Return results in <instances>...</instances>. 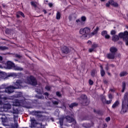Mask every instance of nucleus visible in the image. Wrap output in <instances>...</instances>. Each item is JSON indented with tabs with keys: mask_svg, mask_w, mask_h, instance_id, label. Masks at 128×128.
<instances>
[{
	"mask_svg": "<svg viewBox=\"0 0 128 128\" xmlns=\"http://www.w3.org/2000/svg\"><path fill=\"white\" fill-rule=\"evenodd\" d=\"M22 100H16L14 103L13 105L12 106L10 104H4L3 106V108L4 110H11L10 112L12 114H18V109L14 108L15 106H22Z\"/></svg>",
	"mask_w": 128,
	"mask_h": 128,
	"instance_id": "nucleus-1",
	"label": "nucleus"
},
{
	"mask_svg": "<svg viewBox=\"0 0 128 128\" xmlns=\"http://www.w3.org/2000/svg\"><path fill=\"white\" fill-rule=\"evenodd\" d=\"M24 83V82L21 80H17L16 82L14 84L13 86H10L6 88L5 92H7V94H12L14 92V90L18 88H22V84Z\"/></svg>",
	"mask_w": 128,
	"mask_h": 128,
	"instance_id": "nucleus-2",
	"label": "nucleus"
},
{
	"mask_svg": "<svg viewBox=\"0 0 128 128\" xmlns=\"http://www.w3.org/2000/svg\"><path fill=\"white\" fill-rule=\"evenodd\" d=\"M128 108V93H126L124 95V99L122 102V108L120 112L121 114L126 112Z\"/></svg>",
	"mask_w": 128,
	"mask_h": 128,
	"instance_id": "nucleus-3",
	"label": "nucleus"
},
{
	"mask_svg": "<svg viewBox=\"0 0 128 128\" xmlns=\"http://www.w3.org/2000/svg\"><path fill=\"white\" fill-rule=\"evenodd\" d=\"M118 36L120 38H122L124 42H125L126 46H128V32L126 31L124 33H120Z\"/></svg>",
	"mask_w": 128,
	"mask_h": 128,
	"instance_id": "nucleus-4",
	"label": "nucleus"
},
{
	"mask_svg": "<svg viewBox=\"0 0 128 128\" xmlns=\"http://www.w3.org/2000/svg\"><path fill=\"white\" fill-rule=\"evenodd\" d=\"M90 32V28L88 27H86L84 28H81L80 30V34L84 36H88Z\"/></svg>",
	"mask_w": 128,
	"mask_h": 128,
	"instance_id": "nucleus-5",
	"label": "nucleus"
},
{
	"mask_svg": "<svg viewBox=\"0 0 128 128\" xmlns=\"http://www.w3.org/2000/svg\"><path fill=\"white\" fill-rule=\"evenodd\" d=\"M26 84H31L32 86H36V80L34 77L32 76H30L27 78V80L26 81Z\"/></svg>",
	"mask_w": 128,
	"mask_h": 128,
	"instance_id": "nucleus-6",
	"label": "nucleus"
},
{
	"mask_svg": "<svg viewBox=\"0 0 128 128\" xmlns=\"http://www.w3.org/2000/svg\"><path fill=\"white\" fill-rule=\"evenodd\" d=\"M7 68H14V70H22V68L20 66H15L14 64L10 61H8L7 62Z\"/></svg>",
	"mask_w": 128,
	"mask_h": 128,
	"instance_id": "nucleus-7",
	"label": "nucleus"
},
{
	"mask_svg": "<svg viewBox=\"0 0 128 128\" xmlns=\"http://www.w3.org/2000/svg\"><path fill=\"white\" fill-rule=\"evenodd\" d=\"M110 4H111V6H118V3L115 2L113 0H110L106 4V6L108 8L110 6Z\"/></svg>",
	"mask_w": 128,
	"mask_h": 128,
	"instance_id": "nucleus-8",
	"label": "nucleus"
},
{
	"mask_svg": "<svg viewBox=\"0 0 128 128\" xmlns=\"http://www.w3.org/2000/svg\"><path fill=\"white\" fill-rule=\"evenodd\" d=\"M70 52V48H68L66 46H64L62 48V52L64 54H68V52Z\"/></svg>",
	"mask_w": 128,
	"mask_h": 128,
	"instance_id": "nucleus-9",
	"label": "nucleus"
},
{
	"mask_svg": "<svg viewBox=\"0 0 128 128\" xmlns=\"http://www.w3.org/2000/svg\"><path fill=\"white\" fill-rule=\"evenodd\" d=\"M101 34L102 36H104L106 40H108V38H110V36L108 34V31L106 30L102 31L101 33Z\"/></svg>",
	"mask_w": 128,
	"mask_h": 128,
	"instance_id": "nucleus-10",
	"label": "nucleus"
},
{
	"mask_svg": "<svg viewBox=\"0 0 128 128\" xmlns=\"http://www.w3.org/2000/svg\"><path fill=\"white\" fill-rule=\"evenodd\" d=\"M118 106H120V102H118V100H116L112 105V108H114H114H118Z\"/></svg>",
	"mask_w": 128,
	"mask_h": 128,
	"instance_id": "nucleus-11",
	"label": "nucleus"
},
{
	"mask_svg": "<svg viewBox=\"0 0 128 128\" xmlns=\"http://www.w3.org/2000/svg\"><path fill=\"white\" fill-rule=\"evenodd\" d=\"M107 58L111 60H114V58H116L114 53H111V54H108Z\"/></svg>",
	"mask_w": 128,
	"mask_h": 128,
	"instance_id": "nucleus-12",
	"label": "nucleus"
},
{
	"mask_svg": "<svg viewBox=\"0 0 128 128\" xmlns=\"http://www.w3.org/2000/svg\"><path fill=\"white\" fill-rule=\"evenodd\" d=\"M98 48V44H94L92 45V48L89 49L90 52H92L94 51V48Z\"/></svg>",
	"mask_w": 128,
	"mask_h": 128,
	"instance_id": "nucleus-13",
	"label": "nucleus"
},
{
	"mask_svg": "<svg viewBox=\"0 0 128 128\" xmlns=\"http://www.w3.org/2000/svg\"><path fill=\"white\" fill-rule=\"evenodd\" d=\"M4 118H6V116H2V114H0V119L2 120L3 124H4V122H6V120Z\"/></svg>",
	"mask_w": 128,
	"mask_h": 128,
	"instance_id": "nucleus-14",
	"label": "nucleus"
},
{
	"mask_svg": "<svg viewBox=\"0 0 128 128\" xmlns=\"http://www.w3.org/2000/svg\"><path fill=\"white\" fill-rule=\"evenodd\" d=\"M119 38H120L118 35H114L112 37V40H113V42H118Z\"/></svg>",
	"mask_w": 128,
	"mask_h": 128,
	"instance_id": "nucleus-15",
	"label": "nucleus"
},
{
	"mask_svg": "<svg viewBox=\"0 0 128 128\" xmlns=\"http://www.w3.org/2000/svg\"><path fill=\"white\" fill-rule=\"evenodd\" d=\"M7 98L6 97L0 94V105L3 104L2 100H6Z\"/></svg>",
	"mask_w": 128,
	"mask_h": 128,
	"instance_id": "nucleus-16",
	"label": "nucleus"
},
{
	"mask_svg": "<svg viewBox=\"0 0 128 128\" xmlns=\"http://www.w3.org/2000/svg\"><path fill=\"white\" fill-rule=\"evenodd\" d=\"M66 118L68 122H74V119L70 116H67L66 117Z\"/></svg>",
	"mask_w": 128,
	"mask_h": 128,
	"instance_id": "nucleus-17",
	"label": "nucleus"
},
{
	"mask_svg": "<svg viewBox=\"0 0 128 128\" xmlns=\"http://www.w3.org/2000/svg\"><path fill=\"white\" fill-rule=\"evenodd\" d=\"M118 50V49L116 48L115 47H111L110 48V52L112 54H114V52H116Z\"/></svg>",
	"mask_w": 128,
	"mask_h": 128,
	"instance_id": "nucleus-18",
	"label": "nucleus"
},
{
	"mask_svg": "<svg viewBox=\"0 0 128 128\" xmlns=\"http://www.w3.org/2000/svg\"><path fill=\"white\" fill-rule=\"evenodd\" d=\"M100 68L101 76H104V74H106V72H104V68H102V66H100Z\"/></svg>",
	"mask_w": 128,
	"mask_h": 128,
	"instance_id": "nucleus-19",
	"label": "nucleus"
},
{
	"mask_svg": "<svg viewBox=\"0 0 128 128\" xmlns=\"http://www.w3.org/2000/svg\"><path fill=\"white\" fill-rule=\"evenodd\" d=\"M6 74L4 72H0V78H4Z\"/></svg>",
	"mask_w": 128,
	"mask_h": 128,
	"instance_id": "nucleus-20",
	"label": "nucleus"
},
{
	"mask_svg": "<svg viewBox=\"0 0 128 128\" xmlns=\"http://www.w3.org/2000/svg\"><path fill=\"white\" fill-rule=\"evenodd\" d=\"M30 4L31 6H34V8H36V6H38V2H36L32 1L30 2Z\"/></svg>",
	"mask_w": 128,
	"mask_h": 128,
	"instance_id": "nucleus-21",
	"label": "nucleus"
},
{
	"mask_svg": "<svg viewBox=\"0 0 128 128\" xmlns=\"http://www.w3.org/2000/svg\"><path fill=\"white\" fill-rule=\"evenodd\" d=\"M102 100L104 102H106V103L107 104H112V100H106L105 98H104V99H102Z\"/></svg>",
	"mask_w": 128,
	"mask_h": 128,
	"instance_id": "nucleus-22",
	"label": "nucleus"
},
{
	"mask_svg": "<svg viewBox=\"0 0 128 128\" xmlns=\"http://www.w3.org/2000/svg\"><path fill=\"white\" fill-rule=\"evenodd\" d=\"M30 122H31V124H32L31 128H33L34 124H36V120L34 119V118H31Z\"/></svg>",
	"mask_w": 128,
	"mask_h": 128,
	"instance_id": "nucleus-23",
	"label": "nucleus"
},
{
	"mask_svg": "<svg viewBox=\"0 0 128 128\" xmlns=\"http://www.w3.org/2000/svg\"><path fill=\"white\" fill-rule=\"evenodd\" d=\"M120 76H128V73L126 72H122L120 73Z\"/></svg>",
	"mask_w": 128,
	"mask_h": 128,
	"instance_id": "nucleus-24",
	"label": "nucleus"
},
{
	"mask_svg": "<svg viewBox=\"0 0 128 128\" xmlns=\"http://www.w3.org/2000/svg\"><path fill=\"white\" fill-rule=\"evenodd\" d=\"M78 106V104L72 103V104L69 105V108H74V106Z\"/></svg>",
	"mask_w": 128,
	"mask_h": 128,
	"instance_id": "nucleus-25",
	"label": "nucleus"
},
{
	"mask_svg": "<svg viewBox=\"0 0 128 128\" xmlns=\"http://www.w3.org/2000/svg\"><path fill=\"white\" fill-rule=\"evenodd\" d=\"M8 50L7 47L4 46H0V50Z\"/></svg>",
	"mask_w": 128,
	"mask_h": 128,
	"instance_id": "nucleus-26",
	"label": "nucleus"
},
{
	"mask_svg": "<svg viewBox=\"0 0 128 128\" xmlns=\"http://www.w3.org/2000/svg\"><path fill=\"white\" fill-rule=\"evenodd\" d=\"M98 27H97L95 29V30L93 32H92V36H94V34H98Z\"/></svg>",
	"mask_w": 128,
	"mask_h": 128,
	"instance_id": "nucleus-27",
	"label": "nucleus"
},
{
	"mask_svg": "<svg viewBox=\"0 0 128 128\" xmlns=\"http://www.w3.org/2000/svg\"><path fill=\"white\" fill-rule=\"evenodd\" d=\"M56 18L57 20H60V12H57L56 15Z\"/></svg>",
	"mask_w": 128,
	"mask_h": 128,
	"instance_id": "nucleus-28",
	"label": "nucleus"
},
{
	"mask_svg": "<svg viewBox=\"0 0 128 128\" xmlns=\"http://www.w3.org/2000/svg\"><path fill=\"white\" fill-rule=\"evenodd\" d=\"M60 126H61L64 124V118H60Z\"/></svg>",
	"mask_w": 128,
	"mask_h": 128,
	"instance_id": "nucleus-29",
	"label": "nucleus"
},
{
	"mask_svg": "<svg viewBox=\"0 0 128 128\" xmlns=\"http://www.w3.org/2000/svg\"><path fill=\"white\" fill-rule=\"evenodd\" d=\"M60 102V100H57V101L53 100V101H52V104H56V105H57V104H59Z\"/></svg>",
	"mask_w": 128,
	"mask_h": 128,
	"instance_id": "nucleus-30",
	"label": "nucleus"
},
{
	"mask_svg": "<svg viewBox=\"0 0 128 128\" xmlns=\"http://www.w3.org/2000/svg\"><path fill=\"white\" fill-rule=\"evenodd\" d=\"M126 88V83L124 82H122V92H124V88Z\"/></svg>",
	"mask_w": 128,
	"mask_h": 128,
	"instance_id": "nucleus-31",
	"label": "nucleus"
},
{
	"mask_svg": "<svg viewBox=\"0 0 128 128\" xmlns=\"http://www.w3.org/2000/svg\"><path fill=\"white\" fill-rule=\"evenodd\" d=\"M86 20V18L84 16H82L81 17V20L82 22H84Z\"/></svg>",
	"mask_w": 128,
	"mask_h": 128,
	"instance_id": "nucleus-32",
	"label": "nucleus"
},
{
	"mask_svg": "<svg viewBox=\"0 0 128 128\" xmlns=\"http://www.w3.org/2000/svg\"><path fill=\"white\" fill-rule=\"evenodd\" d=\"M4 68V64L0 62V68Z\"/></svg>",
	"mask_w": 128,
	"mask_h": 128,
	"instance_id": "nucleus-33",
	"label": "nucleus"
},
{
	"mask_svg": "<svg viewBox=\"0 0 128 128\" xmlns=\"http://www.w3.org/2000/svg\"><path fill=\"white\" fill-rule=\"evenodd\" d=\"M18 14L22 16L23 18H24V13H22V12H18Z\"/></svg>",
	"mask_w": 128,
	"mask_h": 128,
	"instance_id": "nucleus-34",
	"label": "nucleus"
},
{
	"mask_svg": "<svg viewBox=\"0 0 128 128\" xmlns=\"http://www.w3.org/2000/svg\"><path fill=\"white\" fill-rule=\"evenodd\" d=\"M91 75L92 76H96V70H92L91 73Z\"/></svg>",
	"mask_w": 128,
	"mask_h": 128,
	"instance_id": "nucleus-35",
	"label": "nucleus"
},
{
	"mask_svg": "<svg viewBox=\"0 0 128 128\" xmlns=\"http://www.w3.org/2000/svg\"><path fill=\"white\" fill-rule=\"evenodd\" d=\"M22 96V92H19L17 94V98H20V96Z\"/></svg>",
	"mask_w": 128,
	"mask_h": 128,
	"instance_id": "nucleus-36",
	"label": "nucleus"
},
{
	"mask_svg": "<svg viewBox=\"0 0 128 128\" xmlns=\"http://www.w3.org/2000/svg\"><path fill=\"white\" fill-rule=\"evenodd\" d=\"M82 98H83L85 102H86V98H87L86 96V95H82Z\"/></svg>",
	"mask_w": 128,
	"mask_h": 128,
	"instance_id": "nucleus-37",
	"label": "nucleus"
},
{
	"mask_svg": "<svg viewBox=\"0 0 128 128\" xmlns=\"http://www.w3.org/2000/svg\"><path fill=\"white\" fill-rule=\"evenodd\" d=\"M10 76H16V74L15 73H11L10 74Z\"/></svg>",
	"mask_w": 128,
	"mask_h": 128,
	"instance_id": "nucleus-38",
	"label": "nucleus"
},
{
	"mask_svg": "<svg viewBox=\"0 0 128 128\" xmlns=\"http://www.w3.org/2000/svg\"><path fill=\"white\" fill-rule=\"evenodd\" d=\"M72 18H74V14H71L69 16H68L69 20H72Z\"/></svg>",
	"mask_w": 128,
	"mask_h": 128,
	"instance_id": "nucleus-39",
	"label": "nucleus"
},
{
	"mask_svg": "<svg viewBox=\"0 0 128 128\" xmlns=\"http://www.w3.org/2000/svg\"><path fill=\"white\" fill-rule=\"evenodd\" d=\"M110 34H112V35L116 34V31L114 30H112L110 32Z\"/></svg>",
	"mask_w": 128,
	"mask_h": 128,
	"instance_id": "nucleus-40",
	"label": "nucleus"
},
{
	"mask_svg": "<svg viewBox=\"0 0 128 128\" xmlns=\"http://www.w3.org/2000/svg\"><path fill=\"white\" fill-rule=\"evenodd\" d=\"M106 120L107 122H110V117H107L106 118Z\"/></svg>",
	"mask_w": 128,
	"mask_h": 128,
	"instance_id": "nucleus-41",
	"label": "nucleus"
},
{
	"mask_svg": "<svg viewBox=\"0 0 128 128\" xmlns=\"http://www.w3.org/2000/svg\"><path fill=\"white\" fill-rule=\"evenodd\" d=\"M108 98H110V100H112V95L111 94H109L108 95Z\"/></svg>",
	"mask_w": 128,
	"mask_h": 128,
	"instance_id": "nucleus-42",
	"label": "nucleus"
},
{
	"mask_svg": "<svg viewBox=\"0 0 128 128\" xmlns=\"http://www.w3.org/2000/svg\"><path fill=\"white\" fill-rule=\"evenodd\" d=\"M89 84H90L91 86L92 85L94 84V82H92V80H89Z\"/></svg>",
	"mask_w": 128,
	"mask_h": 128,
	"instance_id": "nucleus-43",
	"label": "nucleus"
},
{
	"mask_svg": "<svg viewBox=\"0 0 128 128\" xmlns=\"http://www.w3.org/2000/svg\"><path fill=\"white\" fill-rule=\"evenodd\" d=\"M46 90H50V86H46L45 88Z\"/></svg>",
	"mask_w": 128,
	"mask_h": 128,
	"instance_id": "nucleus-44",
	"label": "nucleus"
},
{
	"mask_svg": "<svg viewBox=\"0 0 128 128\" xmlns=\"http://www.w3.org/2000/svg\"><path fill=\"white\" fill-rule=\"evenodd\" d=\"M56 94L58 96H62V94H60V92H56Z\"/></svg>",
	"mask_w": 128,
	"mask_h": 128,
	"instance_id": "nucleus-45",
	"label": "nucleus"
},
{
	"mask_svg": "<svg viewBox=\"0 0 128 128\" xmlns=\"http://www.w3.org/2000/svg\"><path fill=\"white\" fill-rule=\"evenodd\" d=\"M76 22H77V24H80V22H82V21H80V20H76Z\"/></svg>",
	"mask_w": 128,
	"mask_h": 128,
	"instance_id": "nucleus-46",
	"label": "nucleus"
},
{
	"mask_svg": "<svg viewBox=\"0 0 128 128\" xmlns=\"http://www.w3.org/2000/svg\"><path fill=\"white\" fill-rule=\"evenodd\" d=\"M44 94H45V96H46V100H48V92H45V93H44Z\"/></svg>",
	"mask_w": 128,
	"mask_h": 128,
	"instance_id": "nucleus-47",
	"label": "nucleus"
},
{
	"mask_svg": "<svg viewBox=\"0 0 128 128\" xmlns=\"http://www.w3.org/2000/svg\"><path fill=\"white\" fill-rule=\"evenodd\" d=\"M48 5L49 6L50 8H52V3H49L48 4Z\"/></svg>",
	"mask_w": 128,
	"mask_h": 128,
	"instance_id": "nucleus-48",
	"label": "nucleus"
},
{
	"mask_svg": "<svg viewBox=\"0 0 128 128\" xmlns=\"http://www.w3.org/2000/svg\"><path fill=\"white\" fill-rule=\"evenodd\" d=\"M14 122H15V126H16V128H18V122L14 120Z\"/></svg>",
	"mask_w": 128,
	"mask_h": 128,
	"instance_id": "nucleus-49",
	"label": "nucleus"
},
{
	"mask_svg": "<svg viewBox=\"0 0 128 128\" xmlns=\"http://www.w3.org/2000/svg\"><path fill=\"white\" fill-rule=\"evenodd\" d=\"M106 70H108V66H106Z\"/></svg>",
	"mask_w": 128,
	"mask_h": 128,
	"instance_id": "nucleus-50",
	"label": "nucleus"
},
{
	"mask_svg": "<svg viewBox=\"0 0 128 128\" xmlns=\"http://www.w3.org/2000/svg\"><path fill=\"white\" fill-rule=\"evenodd\" d=\"M88 44H92V41L88 40Z\"/></svg>",
	"mask_w": 128,
	"mask_h": 128,
	"instance_id": "nucleus-51",
	"label": "nucleus"
},
{
	"mask_svg": "<svg viewBox=\"0 0 128 128\" xmlns=\"http://www.w3.org/2000/svg\"><path fill=\"white\" fill-rule=\"evenodd\" d=\"M104 128H106V126H108V125H106V124H104Z\"/></svg>",
	"mask_w": 128,
	"mask_h": 128,
	"instance_id": "nucleus-52",
	"label": "nucleus"
},
{
	"mask_svg": "<svg viewBox=\"0 0 128 128\" xmlns=\"http://www.w3.org/2000/svg\"><path fill=\"white\" fill-rule=\"evenodd\" d=\"M120 54H117V56H118V58H120Z\"/></svg>",
	"mask_w": 128,
	"mask_h": 128,
	"instance_id": "nucleus-53",
	"label": "nucleus"
},
{
	"mask_svg": "<svg viewBox=\"0 0 128 128\" xmlns=\"http://www.w3.org/2000/svg\"><path fill=\"white\" fill-rule=\"evenodd\" d=\"M2 60V57L0 56V61Z\"/></svg>",
	"mask_w": 128,
	"mask_h": 128,
	"instance_id": "nucleus-54",
	"label": "nucleus"
},
{
	"mask_svg": "<svg viewBox=\"0 0 128 128\" xmlns=\"http://www.w3.org/2000/svg\"><path fill=\"white\" fill-rule=\"evenodd\" d=\"M104 84H107V83H108V82H107L106 80H104Z\"/></svg>",
	"mask_w": 128,
	"mask_h": 128,
	"instance_id": "nucleus-55",
	"label": "nucleus"
},
{
	"mask_svg": "<svg viewBox=\"0 0 128 128\" xmlns=\"http://www.w3.org/2000/svg\"><path fill=\"white\" fill-rule=\"evenodd\" d=\"M16 58H20V55H16Z\"/></svg>",
	"mask_w": 128,
	"mask_h": 128,
	"instance_id": "nucleus-56",
	"label": "nucleus"
},
{
	"mask_svg": "<svg viewBox=\"0 0 128 128\" xmlns=\"http://www.w3.org/2000/svg\"><path fill=\"white\" fill-rule=\"evenodd\" d=\"M39 112H40L37 111L36 112V114H39Z\"/></svg>",
	"mask_w": 128,
	"mask_h": 128,
	"instance_id": "nucleus-57",
	"label": "nucleus"
},
{
	"mask_svg": "<svg viewBox=\"0 0 128 128\" xmlns=\"http://www.w3.org/2000/svg\"><path fill=\"white\" fill-rule=\"evenodd\" d=\"M111 66H112V68H114V65L112 64V65H111Z\"/></svg>",
	"mask_w": 128,
	"mask_h": 128,
	"instance_id": "nucleus-58",
	"label": "nucleus"
},
{
	"mask_svg": "<svg viewBox=\"0 0 128 128\" xmlns=\"http://www.w3.org/2000/svg\"><path fill=\"white\" fill-rule=\"evenodd\" d=\"M16 16H17V18H20V15L17 14V15H16Z\"/></svg>",
	"mask_w": 128,
	"mask_h": 128,
	"instance_id": "nucleus-59",
	"label": "nucleus"
},
{
	"mask_svg": "<svg viewBox=\"0 0 128 128\" xmlns=\"http://www.w3.org/2000/svg\"><path fill=\"white\" fill-rule=\"evenodd\" d=\"M44 14H46V11L44 10Z\"/></svg>",
	"mask_w": 128,
	"mask_h": 128,
	"instance_id": "nucleus-60",
	"label": "nucleus"
},
{
	"mask_svg": "<svg viewBox=\"0 0 128 128\" xmlns=\"http://www.w3.org/2000/svg\"><path fill=\"white\" fill-rule=\"evenodd\" d=\"M101 2H104L106 0H100Z\"/></svg>",
	"mask_w": 128,
	"mask_h": 128,
	"instance_id": "nucleus-61",
	"label": "nucleus"
},
{
	"mask_svg": "<svg viewBox=\"0 0 128 128\" xmlns=\"http://www.w3.org/2000/svg\"><path fill=\"white\" fill-rule=\"evenodd\" d=\"M111 92H114V90H110Z\"/></svg>",
	"mask_w": 128,
	"mask_h": 128,
	"instance_id": "nucleus-62",
	"label": "nucleus"
},
{
	"mask_svg": "<svg viewBox=\"0 0 128 128\" xmlns=\"http://www.w3.org/2000/svg\"><path fill=\"white\" fill-rule=\"evenodd\" d=\"M84 126V128H88V126Z\"/></svg>",
	"mask_w": 128,
	"mask_h": 128,
	"instance_id": "nucleus-63",
	"label": "nucleus"
},
{
	"mask_svg": "<svg viewBox=\"0 0 128 128\" xmlns=\"http://www.w3.org/2000/svg\"><path fill=\"white\" fill-rule=\"evenodd\" d=\"M108 74H110V73H108Z\"/></svg>",
	"mask_w": 128,
	"mask_h": 128,
	"instance_id": "nucleus-64",
	"label": "nucleus"
}]
</instances>
